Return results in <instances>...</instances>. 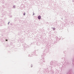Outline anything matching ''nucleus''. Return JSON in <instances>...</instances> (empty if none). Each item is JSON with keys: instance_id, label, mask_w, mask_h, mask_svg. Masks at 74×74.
Wrapping results in <instances>:
<instances>
[{"instance_id": "obj_11", "label": "nucleus", "mask_w": 74, "mask_h": 74, "mask_svg": "<svg viewBox=\"0 0 74 74\" xmlns=\"http://www.w3.org/2000/svg\"><path fill=\"white\" fill-rule=\"evenodd\" d=\"M14 20H15V21H16V18H15V19H14Z\"/></svg>"}, {"instance_id": "obj_4", "label": "nucleus", "mask_w": 74, "mask_h": 74, "mask_svg": "<svg viewBox=\"0 0 74 74\" xmlns=\"http://www.w3.org/2000/svg\"><path fill=\"white\" fill-rule=\"evenodd\" d=\"M25 14H26V13L25 12L23 14V15H24V16H25Z\"/></svg>"}, {"instance_id": "obj_6", "label": "nucleus", "mask_w": 74, "mask_h": 74, "mask_svg": "<svg viewBox=\"0 0 74 74\" xmlns=\"http://www.w3.org/2000/svg\"><path fill=\"white\" fill-rule=\"evenodd\" d=\"M10 25H12V23H10Z\"/></svg>"}, {"instance_id": "obj_7", "label": "nucleus", "mask_w": 74, "mask_h": 74, "mask_svg": "<svg viewBox=\"0 0 74 74\" xmlns=\"http://www.w3.org/2000/svg\"><path fill=\"white\" fill-rule=\"evenodd\" d=\"M33 15H34V12H33Z\"/></svg>"}, {"instance_id": "obj_8", "label": "nucleus", "mask_w": 74, "mask_h": 74, "mask_svg": "<svg viewBox=\"0 0 74 74\" xmlns=\"http://www.w3.org/2000/svg\"><path fill=\"white\" fill-rule=\"evenodd\" d=\"M53 30H55V28H53Z\"/></svg>"}, {"instance_id": "obj_2", "label": "nucleus", "mask_w": 74, "mask_h": 74, "mask_svg": "<svg viewBox=\"0 0 74 74\" xmlns=\"http://www.w3.org/2000/svg\"><path fill=\"white\" fill-rule=\"evenodd\" d=\"M12 15H9L10 18H12Z\"/></svg>"}, {"instance_id": "obj_1", "label": "nucleus", "mask_w": 74, "mask_h": 74, "mask_svg": "<svg viewBox=\"0 0 74 74\" xmlns=\"http://www.w3.org/2000/svg\"><path fill=\"white\" fill-rule=\"evenodd\" d=\"M38 19L40 20L41 19V16H38Z\"/></svg>"}, {"instance_id": "obj_10", "label": "nucleus", "mask_w": 74, "mask_h": 74, "mask_svg": "<svg viewBox=\"0 0 74 74\" xmlns=\"http://www.w3.org/2000/svg\"><path fill=\"white\" fill-rule=\"evenodd\" d=\"M8 41V40H6V41Z\"/></svg>"}, {"instance_id": "obj_5", "label": "nucleus", "mask_w": 74, "mask_h": 74, "mask_svg": "<svg viewBox=\"0 0 74 74\" xmlns=\"http://www.w3.org/2000/svg\"><path fill=\"white\" fill-rule=\"evenodd\" d=\"M10 22H9L8 23V25H9V24H10Z\"/></svg>"}, {"instance_id": "obj_12", "label": "nucleus", "mask_w": 74, "mask_h": 74, "mask_svg": "<svg viewBox=\"0 0 74 74\" xmlns=\"http://www.w3.org/2000/svg\"><path fill=\"white\" fill-rule=\"evenodd\" d=\"M62 19H63V18H62Z\"/></svg>"}, {"instance_id": "obj_3", "label": "nucleus", "mask_w": 74, "mask_h": 74, "mask_svg": "<svg viewBox=\"0 0 74 74\" xmlns=\"http://www.w3.org/2000/svg\"><path fill=\"white\" fill-rule=\"evenodd\" d=\"M13 8H15V5H13Z\"/></svg>"}, {"instance_id": "obj_9", "label": "nucleus", "mask_w": 74, "mask_h": 74, "mask_svg": "<svg viewBox=\"0 0 74 74\" xmlns=\"http://www.w3.org/2000/svg\"><path fill=\"white\" fill-rule=\"evenodd\" d=\"M33 67V65H31V67Z\"/></svg>"}]
</instances>
